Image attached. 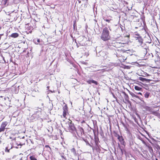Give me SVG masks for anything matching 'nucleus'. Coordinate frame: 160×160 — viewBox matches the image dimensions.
<instances>
[{
  "label": "nucleus",
  "instance_id": "7",
  "mask_svg": "<svg viewBox=\"0 0 160 160\" xmlns=\"http://www.w3.org/2000/svg\"><path fill=\"white\" fill-rule=\"evenodd\" d=\"M7 124V122H2L0 128V132L4 131L5 129V127H6Z\"/></svg>",
  "mask_w": 160,
  "mask_h": 160
},
{
  "label": "nucleus",
  "instance_id": "34",
  "mask_svg": "<svg viewBox=\"0 0 160 160\" xmlns=\"http://www.w3.org/2000/svg\"><path fill=\"white\" fill-rule=\"evenodd\" d=\"M96 66V65H93V67H94V66Z\"/></svg>",
  "mask_w": 160,
  "mask_h": 160
},
{
  "label": "nucleus",
  "instance_id": "17",
  "mask_svg": "<svg viewBox=\"0 0 160 160\" xmlns=\"http://www.w3.org/2000/svg\"><path fill=\"white\" fill-rule=\"evenodd\" d=\"M34 42L36 44H38L39 42H40V39H35L34 40Z\"/></svg>",
  "mask_w": 160,
  "mask_h": 160
},
{
  "label": "nucleus",
  "instance_id": "24",
  "mask_svg": "<svg viewBox=\"0 0 160 160\" xmlns=\"http://www.w3.org/2000/svg\"><path fill=\"white\" fill-rule=\"evenodd\" d=\"M104 20L106 21V22H109L111 20V19H103Z\"/></svg>",
  "mask_w": 160,
  "mask_h": 160
},
{
  "label": "nucleus",
  "instance_id": "31",
  "mask_svg": "<svg viewBox=\"0 0 160 160\" xmlns=\"http://www.w3.org/2000/svg\"><path fill=\"white\" fill-rule=\"evenodd\" d=\"M62 158H63L65 159V158H64V156H62Z\"/></svg>",
  "mask_w": 160,
  "mask_h": 160
},
{
  "label": "nucleus",
  "instance_id": "5",
  "mask_svg": "<svg viewBox=\"0 0 160 160\" xmlns=\"http://www.w3.org/2000/svg\"><path fill=\"white\" fill-rule=\"evenodd\" d=\"M77 133L79 137H82L84 134V131L83 128L81 127L78 128V130H77Z\"/></svg>",
  "mask_w": 160,
  "mask_h": 160
},
{
  "label": "nucleus",
  "instance_id": "1",
  "mask_svg": "<svg viewBox=\"0 0 160 160\" xmlns=\"http://www.w3.org/2000/svg\"><path fill=\"white\" fill-rule=\"evenodd\" d=\"M101 39L104 41L109 40L110 38L109 32L107 27L103 28L101 36Z\"/></svg>",
  "mask_w": 160,
  "mask_h": 160
},
{
  "label": "nucleus",
  "instance_id": "26",
  "mask_svg": "<svg viewBox=\"0 0 160 160\" xmlns=\"http://www.w3.org/2000/svg\"><path fill=\"white\" fill-rule=\"evenodd\" d=\"M45 147L46 148H50V147H49V146L48 145H46L45 146Z\"/></svg>",
  "mask_w": 160,
  "mask_h": 160
},
{
  "label": "nucleus",
  "instance_id": "6",
  "mask_svg": "<svg viewBox=\"0 0 160 160\" xmlns=\"http://www.w3.org/2000/svg\"><path fill=\"white\" fill-rule=\"evenodd\" d=\"M63 115L64 118L66 117V116L68 114V107L67 105H65L63 108Z\"/></svg>",
  "mask_w": 160,
  "mask_h": 160
},
{
  "label": "nucleus",
  "instance_id": "12",
  "mask_svg": "<svg viewBox=\"0 0 160 160\" xmlns=\"http://www.w3.org/2000/svg\"><path fill=\"white\" fill-rule=\"evenodd\" d=\"M139 80L143 82H148L149 80V79L144 78L141 77H139Z\"/></svg>",
  "mask_w": 160,
  "mask_h": 160
},
{
  "label": "nucleus",
  "instance_id": "13",
  "mask_svg": "<svg viewBox=\"0 0 160 160\" xmlns=\"http://www.w3.org/2000/svg\"><path fill=\"white\" fill-rule=\"evenodd\" d=\"M10 146H11V147H9V145H8V147H7L6 148V149H5L6 152H9V150L12 148V145L11 144H10Z\"/></svg>",
  "mask_w": 160,
  "mask_h": 160
},
{
  "label": "nucleus",
  "instance_id": "23",
  "mask_svg": "<svg viewBox=\"0 0 160 160\" xmlns=\"http://www.w3.org/2000/svg\"><path fill=\"white\" fill-rule=\"evenodd\" d=\"M143 51V52H144V53H145V54H146L147 53V49L146 48H144Z\"/></svg>",
  "mask_w": 160,
  "mask_h": 160
},
{
  "label": "nucleus",
  "instance_id": "30",
  "mask_svg": "<svg viewBox=\"0 0 160 160\" xmlns=\"http://www.w3.org/2000/svg\"><path fill=\"white\" fill-rule=\"evenodd\" d=\"M18 145H20L21 146L22 145V144H21V143H19L18 144Z\"/></svg>",
  "mask_w": 160,
  "mask_h": 160
},
{
  "label": "nucleus",
  "instance_id": "15",
  "mask_svg": "<svg viewBox=\"0 0 160 160\" xmlns=\"http://www.w3.org/2000/svg\"><path fill=\"white\" fill-rule=\"evenodd\" d=\"M152 113L157 116H158L160 115V114L157 111H152Z\"/></svg>",
  "mask_w": 160,
  "mask_h": 160
},
{
  "label": "nucleus",
  "instance_id": "29",
  "mask_svg": "<svg viewBox=\"0 0 160 160\" xmlns=\"http://www.w3.org/2000/svg\"><path fill=\"white\" fill-rule=\"evenodd\" d=\"M138 94H140L141 95H142V93L140 92H139L138 93Z\"/></svg>",
  "mask_w": 160,
  "mask_h": 160
},
{
  "label": "nucleus",
  "instance_id": "21",
  "mask_svg": "<svg viewBox=\"0 0 160 160\" xmlns=\"http://www.w3.org/2000/svg\"><path fill=\"white\" fill-rule=\"evenodd\" d=\"M8 0H2V3L4 6H6L7 1Z\"/></svg>",
  "mask_w": 160,
  "mask_h": 160
},
{
  "label": "nucleus",
  "instance_id": "3",
  "mask_svg": "<svg viewBox=\"0 0 160 160\" xmlns=\"http://www.w3.org/2000/svg\"><path fill=\"white\" fill-rule=\"evenodd\" d=\"M108 53L107 52L104 51H101L98 52V54L101 56L103 59H105L108 57Z\"/></svg>",
  "mask_w": 160,
  "mask_h": 160
},
{
  "label": "nucleus",
  "instance_id": "9",
  "mask_svg": "<svg viewBox=\"0 0 160 160\" xmlns=\"http://www.w3.org/2000/svg\"><path fill=\"white\" fill-rule=\"evenodd\" d=\"M87 82L89 84L94 83L96 85H98V83L97 81L93 80H88L87 81Z\"/></svg>",
  "mask_w": 160,
  "mask_h": 160
},
{
  "label": "nucleus",
  "instance_id": "10",
  "mask_svg": "<svg viewBox=\"0 0 160 160\" xmlns=\"http://www.w3.org/2000/svg\"><path fill=\"white\" fill-rule=\"evenodd\" d=\"M144 108H145L147 111L151 112H152V108L151 107L146 106L144 107Z\"/></svg>",
  "mask_w": 160,
  "mask_h": 160
},
{
  "label": "nucleus",
  "instance_id": "16",
  "mask_svg": "<svg viewBox=\"0 0 160 160\" xmlns=\"http://www.w3.org/2000/svg\"><path fill=\"white\" fill-rule=\"evenodd\" d=\"M150 93L147 92L145 93L144 94V97L146 98H148L150 95Z\"/></svg>",
  "mask_w": 160,
  "mask_h": 160
},
{
  "label": "nucleus",
  "instance_id": "33",
  "mask_svg": "<svg viewBox=\"0 0 160 160\" xmlns=\"http://www.w3.org/2000/svg\"><path fill=\"white\" fill-rule=\"evenodd\" d=\"M156 160H158V159H157L156 158Z\"/></svg>",
  "mask_w": 160,
  "mask_h": 160
},
{
  "label": "nucleus",
  "instance_id": "14",
  "mask_svg": "<svg viewBox=\"0 0 160 160\" xmlns=\"http://www.w3.org/2000/svg\"><path fill=\"white\" fill-rule=\"evenodd\" d=\"M118 139L119 141L122 143L123 142L124 139L123 138L122 136H118Z\"/></svg>",
  "mask_w": 160,
  "mask_h": 160
},
{
  "label": "nucleus",
  "instance_id": "4",
  "mask_svg": "<svg viewBox=\"0 0 160 160\" xmlns=\"http://www.w3.org/2000/svg\"><path fill=\"white\" fill-rule=\"evenodd\" d=\"M41 109H40V110L36 111L35 112V113L33 114L31 117L32 119L34 118H39L41 114Z\"/></svg>",
  "mask_w": 160,
  "mask_h": 160
},
{
  "label": "nucleus",
  "instance_id": "8",
  "mask_svg": "<svg viewBox=\"0 0 160 160\" xmlns=\"http://www.w3.org/2000/svg\"><path fill=\"white\" fill-rule=\"evenodd\" d=\"M136 40L138 43V46H141L142 45V44L143 43V40L141 38H137L136 39Z\"/></svg>",
  "mask_w": 160,
  "mask_h": 160
},
{
  "label": "nucleus",
  "instance_id": "25",
  "mask_svg": "<svg viewBox=\"0 0 160 160\" xmlns=\"http://www.w3.org/2000/svg\"><path fill=\"white\" fill-rule=\"evenodd\" d=\"M3 35V34H0V40L1 39V37Z\"/></svg>",
  "mask_w": 160,
  "mask_h": 160
},
{
  "label": "nucleus",
  "instance_id": "2",
  "mask_svg": "<svg viewBox=\"0 0 160 160\" xmlns=\"http://www.w3.org/2000/svg\"><path fill=\"white\" fill-rule=\"evenodd\" d=\"M66 127L70 131L73 132L76 130L74 124L72 123V121L70 120L66 123Z\"/></svg>",
  "mask_w": 160,
  "mask_h": 160
},
{
  "label": "nucleus",
  "instance_id": "20",
  "mask_svg": "<svg viewBox=\"0 0 160 160\" xmlns=\"http://www.w3.org/2000/svg\"><path fill=\"white\" fill-rule=\"evenodd\" d=\"M133 96H134V97H136L137 98H138L140 100L142 101L143 102H144V101L143 100H142L143 98H139V97H138V96L136 95H134Z\"/></svg>",
  "mask_w": 160,
  "mask_h": 160
},
{
  "label": "nucleus",
  "instance_id": "32",
  "mask_svg": "<svg viewBox=\"0 0 160 160\" xmlns=\"http://www.w3.org/2000/svg\"><path fill=\"white\" fill-rule=\"evenodd\" d=\"M77 47L78 48L79 47V46L77 44Z\"/></svg>",
  "mask_w": 160,
  "mask_h": 160
},
{
  "label": "nucleus",
  "instance_id": "19",
  "mask_svg": "<svg viewBox=\"0 0 160 160\" xmlns=\"http://www.w3.org/2000/svg\"><path fill=\"white\" fill-rule=\"evenodd\" d=\"M71 152H72L74 155H76V150L74 148H73L72 149H71Z\"/></svg>",
  "mask_w": 160,
  "mask_h": 160
},
{
  "label": "nucleus",
  "instance_id": "11",
  "mask_svg": "<svg viewBox=\"0 0 160 160\" xmlns=\"http://www.w3.org/2000/svg\"><path fill=\"white\" fill-rule=\"evenodd\" d=\"M18 36L19 34L18 33H12L10 36V37H11L13 38H16L18 37Z\"/></svg>",
  "mask_w": 160,
  "mask_h": 160
},
{
  "label": "nucleus",
  "instance_id": "36",
  "mask_svg": "<svg viewBox=\"0 0 160 160\" xmlns=\"http://www.w3.org/2000/svg\"><path fill=\"white\" fill-rule=\"evenodd\" d=\"M1 28H0V29Z\"/></svg>",
  "mask_w": 160,
  "mask_h": 160
},
{
  "label": "nucleus",
  "instance_id": "28",
  "mask_svg": "<svg viewBox=\"0 0 160 160\" xmlns=\"http://www.w3.org/2000/svg\"><path fill=\"white\" fill-rule=\"evenodd\" d=\"M120 149H121V151L122 153V154H123V150L121 148H120Z\"/></svg>",
  "mask_w": 160,
  "mask_h": 160
},
{
  "label": "nucleus",
  "instance_id": "27",
  "mask_svg": "<svg viewBox=\"0 0 160 160\" xmlns=\"http://www.w3.org/2000/svg\"><path fill=\"white\" fill-rule=\"evenodd\" d=\"M128 10H131L132 9V7H131L129 8H128Z\"/></svg>",
  "mask_w": 160,
  "mask_h": 160
},
{
  "label": "nucleus",
  "instance_id": "18",
  "mask_svg": "<svg viewBox=\"0 0 160 160\" xmlns=\"http://www.w3.org/2000/svg\"><path fill=\"white\" fill-rule=\"evenodd\" d=\"M134 88L136 90L138 91H141L142 89V88L138 86H135Z\"/></svg>",
  "mask_w": 160,
  "mask_h": 160
},
{
  "label": "nucleus",
  "instance_id": "22",
  "mask_svg": "<svg viewBox=\"0 0 160 160\" xmlns=\"http://www.w3.org/2000/svg\"><path fill=\"white\" fill-rule=\"evenodd\" d=\"M31 160H37V159L34 157L33 156H31L30 157Z\"/></svg>",
  "mask_w": 160,
  "mask_h": 160
},
{
  "label": "nucleus",
  "instance_id": "35",
  "mask_svg": "<svg viewBox=\"0 0 160 160\" xmlns=\"http://www.w3.org/2000/svg\"><path fill=\"white\" fill-rule=\"evenodd\" d=\"M42 105H43V103H42Z\"/></svg>",
  "mask_w": 160,
  "mask_h": 160
}]
</instances>
